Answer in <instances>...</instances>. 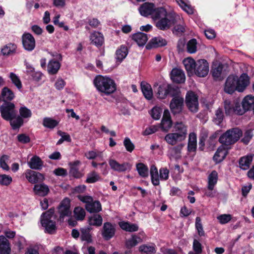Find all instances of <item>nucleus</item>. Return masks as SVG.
Here are the masks:
<instances>
[{"label": "nucleus", "instance_id": "1", "mask_svg": "<svg viewBox=\"0 0 254 254\" xmlns=\"http://www.w3.org/2000/svg\"><path fill=\"white\" fill-rule=\"evenodd\" d=\"M93 84L101 96H109L117 90V84L111 78L97 75L93 80Z\"/></svg>", "mask_w": 254, "mask_h": 254}, {"label": "nucleus", "instance_id": "2", "mask_svg": "<svg viewBox=\"0 0 254 254\" xmlns=\"http://www.w3.org/2000/svg\"><path fill=\"white\" fill-rule=\"evenodd\" d=\"M174 132L168 133L165 140L169 144L174 145L184 140L187 134V127L183 123H176L174 126Z\"/></svg>", "mask_w": 254, "mask_h": 254}, {"label": "nucleus", "instance_id": "3", "mask_svg": "<svg viewBox=\"0 0 254 254\" xmlns=\"http://www.w3.org/2000/svg\"><path fill=\"white\" fill-rule=\"evenodd\" d=\"M1 112L2 117L10 121L13 129L19 127L23 124V119L28 118L31 116V112Z\"/></svg>", "mask_w": 254, "mask_h": 254}, {"label": "nucleus", "instance_id": "4", "mask_svg": "<svg viewBox=\"0 0 254 254\" xmlns=\"http://www.w3.org/2000/svg\"><path fill=\"white\" fill-rule=\"evenodd\" d=\"M242 135V131L238 128H233L226 131L220 136L219 142L228 147L237 142Z\"/></svg>", "mask_w": 254, "mask_h": 254}, {"label": "nucleus", "instance_id": "5", "mask_svg": "<svg viewBox=\"0 0 254 254\" xmlns=\"http://www.w3.org/2000/svg\"><path fill=\"white\" fill-rule=\"evenodd\" d=\"M54 209L50 208L41 216V224L42 226L45 228V231L48 233L52 234L56 230V227L55 222L52 220V218L54 216Z\"/></svg>", "mask_w": 254, "mask_h": 254}, {"label": "nucleus", "instance_id": "6", "mask_svg": "<svg viewBox=\"0 0 254 254\" xmlns=\"http://www.w3.org/2000/svg\"><path fill=\"white\" fill-rule=\"evenodd\" d=\"M58 213L59 215V220L61 222H63L66 217L71 216L70 200L68 198H64L61 201L58 207Z\"/></svg>", "mask_w": 254, "mask_h": 254}, {"label": "nucleus", "instance_id": "7", "mask_svg": "<svg viewBox=\"0 0 254 254\" xmlns=\"http://www.w3.org/2000/svg\"><path fill=\"white\" fill-rule=\"evenodd\" d=\"M228 66L221 63H213L212 65L211 72L215 80H221L227 74V68Z\"/></svg>", "mask_w": 254, "mask_h": 254}, {"label": "nucleus", "instance_id": "8", "mask_svg": "<svg viewBox=\"0 0 254 254\" xmlns=\"http://www.w3.org/2000/svg\"><path fill=\"white\" fill-rule=\"evenodd\" d=\"M185 103L190 111L198 110V97L193 91L190 90L187 92Z\"/></svg>", "mask_w": 254, "mask_h": 254}, {"label": "nucleus", "instance_id": "9", "mask_svg": "<svg viewBox=\"0 0 254 254\" xmlns=\"http://www.w3.org/2000/svg\"><path fill=\"white\" fill-rule=\"evenodd\" d=\"M193 71L198 77H205L209 71V64L207 61L204 59H200L196 61Z\"/></svg>", "mask_w": 254, "mask_h": 254}, {"label": "nucleus", "instance_id": "10", "mask_svg": "<svg viewBox=\"0 0 254 254\" xmlns=\"http://www.w3.org/2000/svg\"><path fill=\"white\" fill-rule=\"evenodd\" d=\"M176 22L175 18L173 15H168L158 20L156 22L155 26L158 29L165 31L169 29Z\"/></svg>", "mask_w": 254, "mask_h": 254}, {"label": "nucleus", "instance_id": "11", "mask_svg": "<svg viewBox=\"0 0 254 254\" xmlns=\"http://www.w3.org/2000/svg\"><path fill=\"white\" fill-rule=\"evenodd\" d=\"M22 46L28 52H32L36 47V41L33 36L30 33L25 32L21 37Z\"/></svg>", "mask_w": 254, "mask_h": 254}, {"label": "nucleus", "instance_id": "12", "mask_svg": "<svg viewBox=\"0 0 254 254\" xmlns=\"http://www.w3.org/2000/svg\"><path fill=\"white\" fill-rule=\"evenodd\" d=\"M224 91L228 94H232L236 90L237 91V76L233 75H229L225 83Z\"/></svg>", "mask_w": 254, "mask_h": 254}, {"label": "nucleus", "instance_id": "13", "mask_svg": "<svg viewBox=\"0 0 254 254\" xmlns=\"http://www.w3.org/2000/svg\"><path fill=\"white\" fill-rule=\"evenodd\" d=\"M24 174L28 182L32 184L43 181L45 179L44 175L41 173L29 169L27 170Z\"/></svg>", "mask_w": 254, "mask_h": 254}, {"label": "nucleus", "instance_id": "14", "mask_svg": "<svg viewBox=\"0 0 254 254\" xmlns=\"http://www.w3.org/2000/svg\"><path fill=\"white\" fill-rule=\"evenodd\" d=\"M109 164L112 170L119 172H124L131 168V165L128 163L125 162L120 164L116 160L113 159L109 160Z\"/></svg>", "mask_w": 254, "mask_h": 254}, {"label": "nucleus", "instance_id": "15", "mask_svg": "<svg viewBox=\"0 0 254 254\" xmlns=\"http://www.w3.org/2000/svg\"><path fill=\"white\" fill-rule=\"evenodd\" d=\"M170 78L173 82L182 83L185 81V75L184 71L180 69L174 68L170 73Z\"/></svg>", "mask_w": 254, "mask_h": 254}, {"label": "nucleus", "instance_id": "16", "mask_svg": "<svg viewBox=\"0 0 254 254\" xmlns=\"http://www.w3.org/2000/svg\"><path fill=\"white\" fill-rule=\"evenodd\" d=\"M167 41L162 37L159 36L152 38L146 46V49L151 50L152 48H157L166 46Z\"/></svg>", "mask_w": 254, "mask_h": 254}, {"label": "nucleus", "instance_id": "17", "mask_svg": "<svg viewBox=\"0 0 254 254\" xmlns=\"http://www.w3.org/2000/svg\"><path fill=\"white\" fill-rule=\"evenodd\" d=\"M91 44L98 48L102 47L104 44V37L103 34L100 32L94 31L90 35Z\"/></svg>", "mask_w": 254, "mask_h": 254}, {"label": "nucleus", "instance_id": "18", "mask_svg": "<svg viewBox=\"0 0 254 254\" xmlns=\"http://www.w3.org/2000/svg\"><path fill=\"white\" fill-rule=\"evenodd\" d=\"M115 233V227L114 225L109 222L104 224L102 231V236L105 239L108 240L112 238Z\"/></svg>", "mask_w": 254, "mask_h": 254}, {"label": "nucleus", "instance_id": "19", "mask_svg": "<svg viewBox=\"0 0 254 254\" xmlns=\"http://www.w3.org/2000/svg\"><path fill=\"white\" fill-rule=\"evenodd\" d=\"M229 148L222 144L218 147L214 156L213 160L216 163H218L222 161L228 154Z\"/></svg>", "mask_w": 254, "mask_h": 254}, {"label": "nucleus", "instance_id": "20", "mask_svg": "<svg viewBox=\"0 0 254 254\" xmlns=\"http://www.w3.org/2000/svg\"><path fill=\"white\" fill-rule=\"evenodd\" d=\"M237 91L243 92L250 83V78L246 73H243L239 78L237 76Z\"/></svg>", "mask_w": 254, "mask_h": 254}, {"label": "nucleus", "instance_id": "21", "mask_svg": "<svg viewBox=\"0 0 254 254\" xmlns=\"http://www.w3.org/2000/svg\"><path fill=\"white\" fill-rule=\"evenodd\" d=\"M155 5L153 3L145 2L139 8L140 14L143 16H152Z\"/></svg>", "mask_w": 254, "mask_h": 254}, {"label": "nucleus", "instance_id": "22", "mask_svg": "<svg viewBox=\"0 0 254 254\" xmlns=\"http://www.w3.org/2000/svg\"><path fill=\"white\" fill-rule=\"evenodd\" d=\"M184 106V99L181 96L175 97L173 98L170 103L171 110H178L182 111Z\"/></svg>", "mask_w": 254, "mask_h": 254}, {"label": "nucleus", "instance_id": "23", "mask_svg": "<svg viewBox=\"0 0 254 254\" xmlns=\"http://www.w3.org/2000/svg\"><path fill=\"white\" fill-rule=\"evenodd\" d=\"M242 105L244 111H253L254 110V96L247 95L243 99Z\"/></svg>", "mask_w": 254, "mask_h": 254}, {"label": "nucleus", "instance_id": "24", "mask_svg": "<svg viewBox=\"0 0 254 254\" xmlns=\"http://www.w3.org/2000/svg\"><path fill=\"white\" fill-rule=\"evenodd\" d=\"M172 121L170 112H164L160 127L163 131H168L172 127Z\"/></svg>", "mask_w": 254, "mask_h": 254}, {"label": "nucleus", "instance_id": "25", "mask_svg": "<svg viewBox=\"0 0 254 254\" xmlns=\"http://www.w3.org/2000/svg\"><path fill=\"white\" fill-rule=\"evenodd\" d=\"M50 191L49 187L44 184H36L34 186V193L40 196H45L47 195Z\"/></svg>", "mask_w": 254, "mask_h": 254}, {"label": "nucleus", "instance_id": "26", "mask_svg": "<svg viewBox=\"0 0 254 254\" xmlns=\"http://www.w3.org/2000/svg\"><path fill=\"white\" fill-rule=\"evenodd\" d=\"M143 234L140 233L138 235H132L131 237L126 242V246L128 248H131L138 244L141 243L143 241Z\"/></svg>", "mask_w": 254, "mask_h": 254}, {"label": "nucleus", "instance_id": "27", "mask_svg": "<svg viewBox=\"0 0 254 254\" xmlns=\"http://www.w3.org/2000/svg\"><path fill=\"white\" fill-rule=\"evenodd\" d=\"M131 38L139 46H144L148 40L147 35L141 32L132 34Z\"/></svg>", "mask_w": 254, "mask_h": 254}, {"label": "nucleus", "instance_id": "28", "mask_svg": "<svg viewBox=\"0 0 254 254\" xmlns=\"http://www.w3.org/2000/svg\"><path fill=\"white\" fill-rule=\"evenodd\" d=\"M254 155L250 154L241 157L239 160L240 167L244 170H248L253 161Z\"/></svg>", "mask_w": 254, "mask_h": 254}, {"label": "nucleus", "instance_id": "29", "mask_svg": "<svg viewBox=\"0 0 254 254\" xmlns=\"http://www.w3.org/2000/svg\"><path fill=\"white\" fill-rule=\"evenodd\" d=\"M225 111H241L239 102L226 100L224 102Z\"/></svg>", "mask_w": 254, "mask_h": 254}, {"label": "nucleus", "instance_id": "30", "mask_svg": "<svg viewBox=\"0 0 254 254\" xmlns=\"http://www.w3.org/2000/svg\"><path fill=\"white\" fill-rule=\"evenodd\" d=\"M168 13L165 8L163 7H155L151 17L153 20L160 19L162 18L168 16Z\"/></svg>", "mask_w": 254, "mask_h": 254}, {"label": "nucleus", "instance_id": "31", "mask_svg": "<svg viewBox=\"0 0 254 254\" xmlns=\"http://www.w3.org/2000/svg\"><path fill=\"white\" fill-rule=\"evenodd\" d=\"M10 251L8 241L3 236H0V254H9Z\"/></svg>", "mask_w": 254, "mask_h": 254}, {"label": "nucleus", "instance_id": "32", "mask_svg": "<svg viewBox=\"0 0 254 254\" xmlns=\"http://www.w3.org/2000/svg\"><path fill=\"white\" fill-rule=\"evenodd\" d=\"M61 67V64L55 60H51L49 61L47 66V70L50 74H56Z\"/></svg>", "mask_w": 254, "mask_h": 254}, {"label": "nucleus", "instance_id": "33", "mask_svg": "<svg viewBox=\"0 0 254 254\" xmlns=\"http://www.w3.org/2000/svg\"><path fill=\"white\" fill-rule=\"evenodd\" d=\"M128 49L125 45H121L116 52V59L120 63L126 58L128 54Z\"/></svg>", "mask_w": 254, "mask_h": 254}, {"label": "nucleus", "instance_id": "34", "mask_svg": "<svg viewBox=\"0 0 254 254\" xmlns=\"http://www.w3.org/2000/svg\"><path fill=\"white\" fill-rule=\"evenodd\" d=\"M29 167L32 169L40 170L43 166V162L37 156H34L28 162Z\"/></svg>", "mask_w": 254, "mask_h": 254}, {"label": "nucleus", "instance_id": "35", "mask_svg": "<svg viewBox=\"0 0 254 254\" xmlns=\"http://www.w3.org/2000/svg\"><path fill=\"white\" fill-rule=\"evenodd\" d=\"M85 208L90 213H96L101 211L102 206L99 201H93V200L90 204L85 205Z\"/></svg>", "mask_w": 254, "mask_h": 254}, {"label": "nucleus", "instance_id": "36", "mask_svg": "<svg viewBox=\"0 0 254 254\" xmlns=\"http://www.w3.org/2000/svg\"><path fill=\"white\" fill-rule=\"evenodd\" d=\"M2 101H12L15 97L14 92L7 87H4L1 91Z\"/></svg>", "mask_w": 254, "mask_h": 254}, {"label": "nucleus", "instance_id": "37", "mask_svg": "<svg viewBox=\"0 0 254 254\" xmlns=\"http://www.w3.org/2000/svg\"><path fill=\"white\" fill-rule=\"evenodd\" d=\"M120 227L124 230L129 232H136L138 230L137 224L130 223L128 222L121 221L119 223Z\"/></svg>", "mask_w": 254, "mask_h": 254}, {"label": "nucleus", "instance_id": "38", "mask_svg": "<svg viewBox=\"0 0 254 254\" xmlns=\"http://www.w3.org/2000/svg\"><path fill=\"white\" fill-rule=\"evenodd\" d=\"M140 85L141 91L145 98L148 100L152 99L153 92L150 85L145 82H142Z\"/></svg>", "mask_w": 254, "mask_h": 254}, {"label": "nucleus", "instance_id": "39", "mask_svg": "<svg viewBox=\"0 0 254 254\" xmlns=\"http://www.w3.org/2000/svg\"><path fill=\"white\" fill-rule=\"evenodd\" d=\"M196 149V135L194 132L189 134L188 149L189 152H194Z\"/></svg>", "mask_w": 254, "mask_h": 254}, {"label": "nucleus", "instance_id": "40", "mask_svg": "<svg viewBox=\"0 0 254 254\" xmlns=\"http://www.w3.org/2000/svg\"><path fill=\"white\" fill-rule=\"evenodd\" d=\"M184 146L183 144H179L176 146L169 149V154L171 157L179 159L181 157V150Z\"/></svg>", "mask_w": 254, "mask_h": 254}, {"label": "nucleus", "instance_id": "41", "mask_svg": "<svg viewBox=\"0 0 254 254\" xmlns=\"http://www.w3.org/2000/svg\"><path fill=\"white\" fill-rule=\"evenodd\" d=\"M88 223L90 225L100 226L102 224L103 219L99 214H93L89 217Z\"/></svg>", "mask_w": 254, "mask_h": 254}, {"label": "nucleus", "instance_id": "42", "mask_svg": "<svg viewBox=\"0 0 254 254\" xmlns=\"http://www.w3.org/2000/svg\"><path fill=\"white\" fill-rule=\"evenodd\" d=\"M16 45L12 43H8L1 49V52L3 56H9L16 52Z\"/></svg>", "mask_w": 254, "mask_h": 254}, {"label": "nucleus", "instance_id": "43", "mask_svg": "<svg viewBox=\"0 0 254 254\" xmlns=\"http://www.w3.org/2000/svg\"><path fill=\"white\" fill-rule=\"evenodd\" d=\"M181 91L178 86L167 84V96L169 95L173 98L181 96Z\"/></svg>", "mask_w": 254, "mask_h": 254}, {"label": "nucleus", "instance_id": "44", "mask_svg": "<svg viewBox=\"0 0 254 254\" xmlns=\"http://www.w3.org/2000/svg\"><path fill=\"white\" fill-rule=\"evenodd\" d=\"M183 64L188 72L194 71L196 61L191 58H188L184 60Z\"/></svg>", "mask_w": 254, "mask_h": 254}, {"label": "nucleus", "instance_id": "45", "mask_svg": "<svg viewBox=\"0 0 254 254\" xmlns=\"http://www.w3.org/2000/svg\"><path fill=\"white\" fill-rule=\"evenodd\" d=\"M177 3L180 7L188 14H192L193 13V9L188 4L187 0H176Z\"/></svg>", "mask_w": 254, "mask_h": 254}, {"label": "nucleus", "instance_id": "46", "mask_svg": "<svg viewBox=\"0 0 254 254\" xmlns=\"http://www.w3.org/2000/svg\"><path fill=\"white\" fill-rule=\"evenodd\" d=\"M150 175L151 178V181L154 186H158L159 185V175L157 168L152 165L150 168Z\"/></svg>", "mask_w": 254, "mask_h": 254}, {"label": "nucleus", "instance_id": "47", "mask_svg": "<svg viewBox=\"0 0 254 254\" xmlns=\"http://www.w3.org/2000/svg\"><path fill=\"white\" fill-rule=\"evenodd\" d=\"M136 170L139 175L143 178L148 176V168L145 164L139 163L136 165Z\"/></svg>", "mask_w": 254, "mask_h": 254}, {"label": "nucleus", "instance_id": "48", "mask_svg": "<svg viewBox=\"0 0 254 254\" xmlns=\"http://www.w3.org/2000/svg\"><path fill=\"white\" fill-rule=\"evenodd\" d=\"M59 123L58 120L51 118H45L43 119V125L46 127L53 128L58 125Z\"/></svg>", "mask_w": 254, "mask_h": 254}, {"label": "nucleus", "instance_id": "49", "mask_svg": "<svg viewBox=\"0 0 254 254\" xmlns=\"http://www.w3.org/2000/svg\"><path fill=\"white\" fill-rule=\"evenodd\" d=\"M139 250L141 253L146 254H152L156 252L155 246L154 245H142L139 248Z\"/></svg>", "mask_w": 254, "mask_h": 254}, {"label": "nucleus", "instance_id": "50", "mask_svg": "<svg viewBox=\"0 0 254 254\" xmlns=\"http://www.w3.org/2000/svg\"><path fill=\"white\" fill-rule=\"evenodd\" d=\"M80 231L81 240L86 241L87 243H91L92 238L90 233V229L89 228H83L80 229Z\"/></svg>", "mask_w": 254, "mask_h": 254}, {"label": "nucleus", "instance_id": "51", "mask_svg": "<svg viewBox=\"0 0 254 254\" xmlns=\"http://www.w3.org/2000/svg\"><path fill=\"white\" fill-rule=\"evenodd\" d=\"M187 51L190 54H194L197 51V41L195 39H191L187 44Z\"/></svg>", "mask_w": 254, "mask_h": 254}, {"label": "nucleus", "instance_id": "52", "mask_svg": "<svg viewBox=\"0 0 254 254\" xmlns=\"http://www.w3.org/2000/svg\"><path fill=\"white\" fill-rule=\"evenodd\" d=\"M218 180V174L216 171H213L208 176V185L209 188L211 187H215Z\"/></svg>", "mask_w": 254, "mask_h": 254}, {"label": "nucleus", "instance_id": "53", "mask_svg": "<svg viewBox=\"0 0 254 254\" xmlns=\"http://www.w3.org/2000/svg\"><path fill=\"white\" fill-rule=\"evenodd\" d=\"M3 103L0 107V111H14L15 105L8 101H2Z\"/></svg>", "mask_w": 254, "mask_h": 254}, {"label": "nucleus", "instance_id": "54", "mask_svg": "<svg viewBox=\"0 0 254 254\" xmlns=\"http://www.w3.org/2000/svg\"><path fill=\"white\" fill-rule=\"evenodd\" d=\"M74 216L76 220H82L85 216V211L81 207H76L73 210Z\"/></svg>", "mask_w": 254, "mask_h": 254}, {"label": "nucleus", "instance_id": "55", "mask_svg": "<svg viewBox=\"0 0 254 254\" xmlns=\"http://www.w3.org/2000/svg\"><path fill=\"white\" fill-rule=\"evenodd\" d=\"M100 179V177L98 174L95 171H92L87 174L86 182L90 184L94 183Z\"/></svg>", "mask_w": 254, "mask_h": 254}, {"label": "nucleus", "instance_id": "56", "mask_svg": "<svg viewBox=\"0 0 254 254\" xmlns=\"http://www.w3.org/2000/svg\"><path fill=\"white\" fill-rule=\"evenodd\" d=\"M195 227L197 234L199 236L201 237L205 236V232L203 230L201 220L199 217H197L195 218Z\"/></svg>", "mask_w": 254, "mask_h": 254}, {"label": "nucleus", "instance_id": "57", "mask_svg": "<svg viewBox=\"0 0 254 254\" xmlns=\"http://www.w3.org/2000/svg\"><path fill=\"white\" fill-rule=\"evenodd\" d=\"M157 98L165 99L167 96V85H160L157 89Z\"/></svg>", "mask_w": 254, "mask_h": 254}, {"label": "nucleus", "instance_id": "58", "mask_svg": "<svg viewBox=\"0 0 254 254\" xmlns=\"http://www.w3.org/2000/svg\"><path fill=\"white\" fill-rule=\"evenodd\" d=\"M12 182V177L6 174L0 175V185L4 186H8Z\"/></svg>", "mask_w": 254, "mask_h": 254}, {"label": "nucleus", "instance_id": "59", "mask_svg": "<svg viewBox=\"0 0 254 254\" xmlns=\"http://www.w3.org/2000/svg\"><path fill=\"white\" fill-rule=\"evenodd\" d=\"M9 159V157L6 155H3L0 157V166L4 171L9 170V167L7 164Z\"/></svg>", "mask_w": 254, "mask_h": 254}, {"label": "nucleus", "instance_id": "60", "mask_svg": "<svg viewBox=\"0 0 254 254\" xmlns=\"http://www.w3.org/2000/svg\"><path fill=\"white\" fill-rule=\"evenodd\" d=\"M9 77L12 81V83L19 89H21L22 87V83L20 79L15 73L11 72L10 73Z\"/></svg>", "mask_w": 254, "mask_h": 254}, {"label": "nucleus", "instance_id": "61", "mask_svg": "<svg viewBox=\"0 0 254 254\" xmlns=\"http://www.w3.org/2000/svg\"><path fill=\"white\" fill-rule=\"evenodd\" d=\"M43 74L40 71H36L35 70L28 74V79L33 81L38 82L41 80Z\"/></svg>", "mask_w": 254, "mask_h": 254}, {"label": "nucleus", "instance_id": "62", "mask_svg": "<svg viewBox=\"0 0 254 254\" xmlns=\"http://www.w3.org/2000/svg\"><path fill=\"white\" fill-rule=\"evenodd\" d=\"M232 215L229 214H221L217 216V219L221 224H225L232 219Z\"/></svg>", "mask_w": 254, "mask_h": 254}, {"label": "nucleus", "instance_id": "63", "mask_svg": "<svg viewBox=\"0 0 254 254\" xmlns=\"http://www.w3.org/2000/svg\"><path fill=\"white\" fill-rule=\"evenodd\" d=\"M253 136V130L248 129L244 134V136L242 141L246 144H247Z\"/></svg>", "mask_w": 254, "mask_h": 254}, {"label": "nucleus", "instance_id": "64", "mask_svg": "<svg viewBox=\"0 0 254 254\" xmlns=\"http://www.w3.org/2000/svg\"><path fill=\"white\" fill-rule=\"evenodd\" d=\"M124 145L125 146L128 152H132L134 148V145L131 142V140L129 138H126L124 141Z\"/></svg>", "mask_w": 254, "mask_h": 254}]
</instances>
